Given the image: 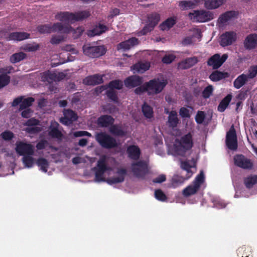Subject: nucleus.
Returning <instances> with one entry per match:
<instances>
[{"instance_id":"24","label":"nucleus","mask_w":257,"mask_h":257,"mask_svg":"<svg viewBox=\"0 0 257 257\" xmlns=\"http://www.w3.org/2000/svg\"><path fill=\"white\" fill-rule=\"evenodd\" d=\"M103 82V78L101 76L98 74L86 77L83 80L84 84L87 85H96L101 84Z\"/></svg>"},{"instance_id":"2","label":"nucleus","mask_w":257,"mask_h":257,"mask_svg":"<svg viewBox=\"0 0 257 257\" xmlns=\"http://www.w3.org/2000/svg\"><path fill=\"white\" fill-rule=\"evenodd\" d=\"M90 16V13L88 11H80L75 13L64 12L58 13L55 18L60 21L73 23L76 21H82Z\"/></svg>"},{"instance_id":"42","label":"nucleus","mask_w":257,"mask_h":257,"mask_svg":"<svg viewBox=\"0 0 257 257\" xmlns=\"http://www.w3.org/2000/svg\"><path fill=\"white\" fill-rule=\"evenodd\" d=\"M147 18L148 22L152 24H155L154 27H155L160 21V16L157 13H153L148 15Z\"/></svg>"},{"instance_id":"62","label":"nucleus","mask_w":257,"mask_h":257,"mask_svg":"<svg viewBox=\"0 0 257 257\" xmlns=\"http://www.w3.org/2000/svg\"><path fill=\"white\" fill-rule=\"evenodd\" d=\"M25 131L29 134H35L40 132L41 128L37 125L29 126L26 128Z\"/></svg>"},{"instance_id":"21","label":"nucleus","mask_w":257,"mask_h":257,"mask_svg":"<svg viewBox=\"0 0 257 257\" xmlns=\"http://www.w3.org/2000/svg\"><path fill=\"white\" fill-rule=\"evenodd\" d=\"M244 47L247 50H251L257 47V34L248 35L244 41Z\"/></svg>"},{"instance_id":"36","label":"nucleus","mask_w":257,"mask_h":257,"mask_svg":"<svg viewBox=\"0 0 257 257\" xmlns=\"http://www.w3.org/2000/svg\"><path fill=\"white\" fill-rule=\"evenodd\" d=\"M142 112L144 116L148 119L152 118L154 116V111L153 108L144 102L142 106Z\"/></svg>"},{"instance_id":"20","label":"nucleus","mask_w":257,"mask_h":257,"mask_svg":"<svg viewBox=\"0 0 257 257\" xmlns=\"http://www.w3.org/2000/svg\"><path fill=\"white\" fill-rule=\"evenodd\" d=\"M168 114L167 124L169 128L172 129L176 127L179 123V119L178 117L177 113L175 110H171L166 112Z\"/></svg>"},{"instance_id":"22","label":"nucleus","mask_w":257,"mask_h":257,"mask_svg":"<svg viewBox=\"0 0 257 257\" xmlns=\"http://www.w3.org/2000/svg\"><path fill=\"white\" fill-rule=\"evenodd\" d=\"M108 30V28L105 25L98 23L92 30H89L87 35L89 37L99 36Z\"/></svg>"},{"instance_id":"13","label":"nucleus","mask_w":257,"mask_h":257,"mask_svg":"<svg viewBox=\"0 0 257 257\" xmlns=\"http://www.w3.org/2000/svg\"><path fill=\"white\" fill-rule=\"evenodd\" d=\"M35 99L32 97L24 98L23 96H19L13 100V106H16L20 104V110H23L32 105Z\"/></svg>"},{"instance_id":"4","label":"nucleus","mask_w":257,"mask_h":257,"mask_svg":"<svg viewBox=\"0 0 257 257\" xmlns=\"http://www.w3.org/2000/svg\"><path fill=\"white\" fill-rule=\"evenodd\" d=\"M131 170L136 177L141 179H144L149 172L148 165L144 160H140L132 163Z\"/></svg>"},{"instance_id":"51","label":"nucleus","mask_w":257,"mask_h":257,"mask_svg":"<svg viewBox=\"0 0 257 257\" xmlns=\"http://www.w3.org/2000/svg\"><path fill=\"white\" fill-rule=\"evenodd\" d=\"M237 138V135L236 131L232 125L229 130L227 132L226 136V140H230L232 139H236Z\"/></svg>"},{"instance_id":"49","label":"nucleus","mask_w":257,"mask_h":257,"mask_svg":"<svg viewBox=\"0 0 257 257\" xmlns=\"http://www.w3.org/2000/svg\"><path fill=\"white\" fill-rule=\"evenodd\" d=\"M226 144L229 150L235 151L238 147L237 139L226 140Z\"/></svg>"},{"instance_id":"30","label":"nucleus","mask_w":257,"mask_h":257,"mask_svg":"<svg viewBox=\"0 0 257 257\" xmlns=\"http://www.w3.org/2000/svg\"><path fill=\"white\" fill-rule=\"evenodd\" d=\"M150 65L149 63L138 62L132 67V69L137 72L143 73L149 69Z\"/></svg>"},{"instance_id":"43","label":"nucleus","mask_w":257,"mask_h":257,"mask_svg":"<svg viewBox=\"0 0 257 257\" xmlns=\"http://www.w3.org/2000/svg\"><path fill=\"white\" fill-rule=\"evenodd\" d=\"M37 165L40 167L41 170L44 172H47L49 167V162L45 158H40L37 161Z\"/></svg>"},{"instance_id":"25","label":"nucleus","mask_w":257,"mask_h":257,"mask_svg":"<svg viewBox=\"0 0 257 257\" xmlns=\"http://www.w3.org/2000/svg\"><path fill=\"white\" fill-rule=\"evenodd\" d=\"M52 32H62L64 33H69L74 28L69 26H64L61 23H54L51 26Z\"/></svg>"},{"instance_id":"46","label":"nucleus","mask_w":257,"mask_h":257,"mask_svg":"<svg viewBox=\"0 0 257 257\" xmlns=\"http://www.w3.org/2000/svg\"><path fill=\"white\" fill-rule=\"evenodd\" d=\"M122 82L119 80L111 81L108 84V87L111 90L113 89H121L122 88Z\"/></svg>"},{"instance_id":"63","label":"nucleus","mask_w":257,"mask_h":257,"mask_svg":"<svg viewBox=\"0 0 257 257\" xmlns=\"http://www.w3.org/2000/svg\"><path fill=\"white\" fill-rule=\"evenodd\" d=\"M64 40V37L60 35H53L50 40L52 44H58Z\"/></svg>"},{"instance_id":"6","label":"nucleus","mask_w":257,"mask_h":257,"mask_svg":"<svg viewBox=\"0 0 257 257\" xmlns=\"http://www.w3.org/2000/svg\"><path fill=\"white\" fill-rule=\"evenodd\" d=\"M96 140L103 148L110 149L117 147L115 139L105 133L100 132L96 135Z\"/></svg>"},{"instance_id":"38","label":"nucleus","mask_w":257,"mask_h":257,"mask_svg":"<svg viewBox=\"0 0 257 257\" xmlns=\"http://www.w3.org/2000/svg\"><path fill=\"white\" fill-rule=\"evenodd\" d=\"M176 24V20L173 18H169L161 24L159 28L161 30H167L172 28Z\"/></svg>"},{"instance_id":"14","label":"nucleus","mask_w":257,"mask_h":257,"mask_svg":"<svg viewBox=\"0 0 257 257\" xmlns=\"http://www.w3.org/2000/svg\"><path fill=\"white\" fill-rule=\"evenodd\" d=\"M236 39V34L233 31L226 32L220 36V45L222 47L231 45Z\"/></svg>"},{"instance_id":"57","label":"nucleus","mask_w":257,"mask_h":257,"mask_svg":"<svg viewBox=\"0 0 257 257\" xmlns=\"http://www.w3.org/2000/svg\"><path fill=\"white\" fill-rule=\"evenodd\" d=\"M106 94L107 96L114 102H118V97L116 92L113 90H108L106 91Z\"/></svg>"},{"instance_id":"48","label":"nucleus","mask_w":257,"mask_h":257,"mask_svg":"<svg viewBox=\"0 0 257 257\" xmlns=\"http://www.w3.org/2000/svg\"><path fill=\"white\" fill-rule=\"evenodd\" d=\"M32 155H25L23 158V162L25 166L28 168H31L34 164V159Z\"/></svg>"},{"instance_id":"52","label":"nucleus","mask_w":257,"mask_h":257,"mask_svg":"<svg viewBox=\"0 0 257 257\" xmlns=\"http://www.w3.org/2000/svg\"><path fill=\"white\" fill-rule=\"evenodd\" d=\"M249 249L245 246L240 247L237 249V255L239 257H248L249 254H248Z\"/></svg>"},{"instance_id":"47","label":"nucleus","mask_w":257,"mask_h":257,"mask_svg":"<svg viewBox=\"0 0 257 257\" xmlns=\"http://www.w3.org/2000/svg\"><path fill=\"white\" fill-rule=\"evenodd\" d=\"M38 31L41 34L50 33L52 32V28L50 24H45L37 27Z\"/></svg>"},{"instance_id":"61","label":"nucleus","mask_w":257,"mask_h":257,"mask_svg":"<svg viewBox=\"0 0 257 257\" xmlns=\"http://www.w3.org/2000/svg\"><path fill=\"white\" fill-rule=\"evenodd\" d=\"M135 92L137 94H141L144 92L148 93V88L146 85V82L143 84H142L138 86L135 90Z\"/></svg>"},{"instance_id":"55","label":"nucleus","mask_w":257,"mask_h":257,"mask_svg":"<svg viewBox=\"0 0 257 257\" xmlns=\"http://www.w3.org/2000/svg\"><path fill=\"white\" fill-rule=\"evenodd\" d=\"M205 118V113L203 111H198L195 116V121L198 124H201Z\"/></svg>"},{"instance_id":"10","label":"nucleus","mask_w":257,"mask_h":257,"mask_svg":"<svg viewBox=\"0 0 257 257\" xmlns=\"http://www.w3.org/2000/svg\"><path fill=\"white\" fill-rule=\"evenodd\" d=\"M235 166L243 169L251 170L253 166L252 162L242 154H237L233 157Z\"/></svg>"},{"instance_id":"18","label":"nucleus","mask_w":257,"mask_h":257,"mask_svg":"<svg viewBox=\"0 0 257 257\" xmlns=\"http://www.w3.org/2000/svg\"><path fill=\"white\" fill-rule=\"evenodd\" d=\"M128 157L133 160L137 161L141 156V150L138 146L130 145L126 149Z\"/></svg>"},{"instance_id":"56","label":"nucleus","mask_w":257,"mask_h":257,"mask_svg":"<svg viewBox=\"0 0 257 257\" xmlns=\"http://www.w3.org/2000/svg\"><path fill=\"white\" fill-rule=\"evenodd\" d=\"M2 139L5 141H11L14 137V134L10 131H5L1 135Z\"/></svg>"},{"instance_id":"7","label":"nucleus","mask_w":257,"mask_h":257,"mask_svg":"<svg viewBox=\"0 0 257 257\" xmlns=\"http://www.w3.org/2000/svg\"><path fill=\"white\" fill-rule=\"evenodd\" d=\"M188 18L193 22L203 23L213 19V14L205 10H194L188 15Z\"/></svg>"},{"instance_id":"39","label":"nucleus","mask_w":257,"mask_h":257,"mask_svg":"<svg viewBox=\"0 0 257 257\" xmlns=\"http://www.w3.org/2000/svg\"><path fill=\"white\" fill-rule=\"evenodd\" d=\"M188 178H184L178 175L173 176L171 180V186L173 188H176L182 185L185 180Z\"/></svg>"},{"instance_id":"29","label":"nucleus","mask_w":257,"mask_h":257,"mask_svg":"<svg viewBox=\"0 0 257 257\" xmlns=\"http://www.w3.org/2000/svg\"><path fill=\"white\" fill-rule=\"evenodd\" d=\"M56 79L57 73L50 71L44 72L42 75V81L43 82L52 83L53 81H56Z\"/></svg>"},{"instance_id":"54","label":"nucleus","mask_w":257,"mask_h":257,"mask_svg":"<svg viewBox=\"0 0 257 257\" xmlns=\"http://www.w3.org/2000/svg\"><path fill=\"white\" fill-rule=\"evenodd\" d=\"M156 198L161 201H165L167 200V196L161 189H157L155 192Z\"/></svg>"},{"instance_id":"37","label":"nucleus","mask_w":257,"mask_h":257,"mask_svg":"<svg viewBox=\"0 0 257 257\" xmlns=\"http://www.w3.org/2000/svg\"><path fill=\"white\" fill-rule=\"evenodd\" d=\"M244 184L247 188L250 189L257 183V175H251L244 178Z\"/></svg>"},{"instance_id":"19","label":"nucleus","mask_w":257,"mask_h":257,"mask_svg":"<svg viewBox=\"0 0 257 257\" xmlns=\"http://www.w3.org/2000/svg\"><path fill=\"white\" fill-rule=\"evenodd\" d=\"M116 173L118 175V176L113 177L108 179L107 182L109 184H113L123 182L125 176L127 174V170L125 168H118Z\"/></svg>"},{"instance_id":"27","label":"nucleus","mask_w":257,"mask_h":257,"mask_svg":"<svg viewBox=\"0 0 257 257\" xmlns=\"http://www.w3.org/2000/svg\"><path fill=\"white\" fill-rule=\"evenodd\" d=\"M30 34L26 32H13L10 34L9 40L23 41L30 37Z\"/></svg>"},{"instance_id":"33","label":"nucleus","mask_w":257,"mask_h":257,"mask_svg":"<svg viewBox=\"0 0 257 257\" xmlns=\"http://www.w3.org/2000/svg\"><path fill=\"white\" fill-rule=\"evenodd\" d=\"M109 132L113 135L118 137H123L126 135V132L121 126L117 124H112L109 127Z\"/></svg>"},{"instance_id":"12","label":"nucleus","mask_w":257,"mask_h":257,"mask_svg":"<svg viewBox=\"0 0 257 257\" xmlns=\"http://www.w3.org/2000/svg\"><path fill=\"white\" fill-rule=\"evenodd\" d=\"M16 151L20 156L33 155L34 147L31 144L22 142L17 143Z\"/></svg>"},{"instance_id":"35","label":"nucleus","mask_w":257,"mask_h":257,"mask_svg":"<svg viewBox=\"0 0 257 257\" xmlns=\"http://www.w3.org/2000/svg\"><path fill=\"white\" fill-rule=\"evenodd\" d=\"M232 95L231 94H227L222 100L220 102L217 109L219 112H222L224 111L227 107L230 102L231 100Z\"/></svg>"},{"instance_id":"15","label":"nucleus","mask_w":257,"mask_h":257,"mask_svg":"<svg viewBox=\"0 0 257 257\" xmlns=\"http://www.w3.org/2000/svg\"><path fill=\"white\" fill-rule=\"evenodd\" d=\"M143 78L137 75H133L127 77L124 81L125 86L128 88H134L143 84Z\"/></svg>"},{"instance_id":"50","label":"nucleus","mask_w":257,"mask_h":257,"mask_svg":"<svg viewBox=\"0 0 257 257\" xmlns=\"http://www.w3.org/2000/svg\"><path fill=\"white\" fill-rule=\"evenodd\" d=\"M246 77L248 79L254 78L257 75V65H253L249 67Z\"/></svg>"},{"instance_id":"16","label":"nucleus","mask_w":257,"mask_h":257,"mask_svg":"<svg viewBox=\"0 0 257 257\" xmlns=\"http://www.w3.org/2000/svg\"><path fill=\"white\" fill-rule=\"evenodd\" d=\"M59 126L60 124L57 121L55 120L52 121L49 127L48 135L52 138L57 139L58 140H62L63 135L59 130Z\"/></svg>"},{"instance_id":"28","label":"nucleus","mask_w":257,"mask_h":257,"mask_svg":"<svg viewBox=\"0 0 257 257\" xmlns=\"http://www.w3.org/2000/svg\"><path fill=\"white\" fill-rule=\"evenodd\" d=\"M198 3V1H183L179 3V6L182 11L192 9L195 8Z\"/></svg>"},{"instance_id":"41","label":"nucleus","mask_w":257,"mask_h":257,"mask_svg":"<svg viewBox=\"0 0 257 257\" xmlns=\"http://www.w3.org/2000/svg\"><path fill=\"white\" fill-rule=\"evenodd\" d=\"M26 57V54L23 52H19L13 54L10 57V61L13 63L19 62Z\"/></svg>"},{"instance_id":"60","label":"nucleus","mask_w":257,"mask_h":257,"mask_svg":"<svg viewBox=\"0 0 257 257\" xmlns=\"http://www.w3.org/2000/svg\"><path fill=\"white\" fill-rule=\"evenodd\" d=\"M40 48L38 44H28L25 46L24 49L27 52H35Z\"/></svg>"},{"instance_id":"9","label":"nucleus","mask_w":257,"mask_h":257,"mask_svg":"<svg viewBox=\"0 0 257 257\" xmlns=\"http://www.w3.org/2000/svg\"><path fill=\"white\" fill-rule=\"evenodd\" d=\"M109 170L110 168L106 164L105 157L100 158L97 161L96 167L93 168L95 172V180L97 182L104 181V174Z\"/></svg>"},{"instance_id":"32","label":"nucleus","mask_w":257,"mask_h":257,"mask_svg":"<svg viewBox=\"0 0 257 257\" xmlns=\"http://www.w3.org/2000/svg\"><path fill=\"white\" fill-rule=\"evenodd\" d=\"M248 80L246 77V75L242 74L239 75L234 81L233 86L236 89L240 88L243 86Z\"/></svg>"},{"instance_id":"17","label":"nucleus","mask_w":257,"mask_h":257,"mask_svg":"<svg viewBox=\"0 0 257 257\" xmlns=\"http://www.w3.org/2000/svg\"><path fill=\"white\" fill-rule=\"evenodd\" d=\"M139 44L138 39L135 37H133L127 40L121 42L117 45V50H122L125 51L130 49L133 46Z\"/></svg>"},{"instance_id":"40","label":"nucleus","mask_w":257,"mask_h":257,"mask_svg":"<svg viewBox=\"0 0 257 257\" xmlns=\"http://www.w3.org/2000/svg\"><path fill=\"white\" fill-rule=\"evenodd\" d=\"M63 119L69 120L70 121H74L77 120V114L72 110L67 109L64 111Z\"/></svg>"},{"instance_id":"31","label":"nucleus","mask_w":257,"mask_h":257,"mask_svg":"<svg viewBox=\"0 0 257 257\" xmlns=\"http://www.w3.org/2000/svg\"><path fill=\"white\" fill-rule=\"evenodd\" d=\"M225 2V0H206L204 5L207 9L212 10L218 8Z\"/></svg>"},{"instance_id":"64","label":"nucleus","mask_w":257,"mask_h":257,"mask_svg":"<svg viewBox=\"0 0 257 257\" xmlns=\"http://www.w3.org/2000/svg\"><path fill=\"white\" fill-rule=\"evenodd\" d=\"M179 114L182 118H189L190 117L189 110L184 107L180 108Z\"/></svg>"},{"instance_id":"3","label":"nucleus","mask_w":257,"mask_h":257,"mask_svg":"<svg viewBox=\"0 0 257 257\" xmlns=\"http://www.w3.org/2000/svg\"><path fill=\"white\" fill-rule=\"evenodd\" d=\"M204 180L205 177L203 171H201L192 184L183 189L182 194L184 196L188 197L196 194L199 190L201 185L204 183Z\"/></svg>"},{"instance_id":"1","label":"nucleus","mask_w":257,"mask_h":257,"mask_svg":"<svg viewBox=\"0 0 257 257\" xmlns=\"http://www.w3.org/2000/svg\"><path fill=\"white\" fill-rule=\"evenodd\" d=\"M193 145L192 136L189 133L181 137L180 139H176L174 144L175 153L181 156H184L186 152L190 150Z\"/></svg>"},{"instance_id":"5","label":"nucleus","mask_w":257,"mask_h":257,"mask_svg":"<svg viewBox=\"0 0 257 257\" xmlns=\"http://www.w3.org/2000/svg\"><path fill=\"white\" fill-rule=\"evenodd\" d=\"M167 80L163 79L160 81L159 79L154 78L146 82L148 88V94L154 95L161 93L167 84Z\"/></svg>"},{"instance_id":"45","label":"nucleus","mask_w":257,"mask_h":257,"mask_svg":"<svg viewBox=\"0 0 257 257\" xmlns=\"http://www.w3.org/2000/svg\"><path fill=\"white\" fill-rule=\"evenodd\" d=\"M214 88L212 85H208L202 92V96L204 99L209 98L213 94Z\"/></svg>"},{"instance_id":"8","label":"nucleus","mask_w":257,"mask_h":257,"mask_svg":"<svg viewBox=\"0 0 257 257\" xmlns=\"http://www.w3.org/2000/svg\"><path fill=\"white\" fill-rule=\"evenodd\" d=\"M83 51L85 55L94 58L104 55L106 52V49L103 45L91 46L90 44H86L83 46Z\"/></svg>"},{"instance_id":"11","label":"nucleus","mask_w":257,"mask_h":257,"mask_svg":"<svg viewBox=\"0 0 257 257\" xmlns=\"http://www.w3.org/2000/svg\"><path fill=\"white\" fill-rule=\"evenodd\" d=\"M228 55L224 54L220 57L219 54H215L209 58L207 61V65L212 67L214 69L219 68L226 60Z\"/></svg>"},{"instance_id":"58","label":"nucleus","mask_w":257,"mask_h":257,"mask_svg":"<svg viewBox=\"0 0 257 257\" xmlns=\"http://www.w3.org/2000/svg\"><path fill=\"white\" fill-rule=\"evenodd\" d=\"M155 24H150L147 22V24L144 26L143 29L141 31V33L143 35H145L149 32L152 31L154 28Z\"/></svg>"},{"instance_id":"59","label":"nucleus","mask_w":257,"mask_h":257,"mask_svg":"<svg viewBox=\"0 0 257 257\" xmlns=\"http://www.w3.org/2000/svg\"><path fill=\"white\" fill-rule=\"evenodd\" d=\"M176 58V56L173 54L165 55L162 58V61L163 63L169 64L171 63Z\"/></svg>"},{"instance_id":"26","label":"nucleus","mask_w":257,"mask_h":257,"mask_svg":"<svg viewBox=\"0 0 257 257\" xmlns=\"http://www.w3.org/2000/svg\"><path fill=\"white\" fill-rule=\"evenodd\" d=\"M235 11H228L220 15L218 19V22L220 24H224L232 18L237 16Z\"/></svg>"},{"instance_id":"23","label":"nucleus","mask_w":257,"mask_h":257,"mask_svg":"<svg viewBox=\"0 0 257 257\" xmlns=\"http://www.w3.org/2000/svg\"><path fill=\"white\" fill-rule=\"evenodd\" d=\"M114 122V118L109 115H102L97 119V124L102 127H107L111 125Z\"/></svg>"},{"instance_id":"34","label":"nucleus","mask_w":257,"mask_h":257,"mask_svg":"<svg viewBox=\"0 0 257 257\" xmlns=\"http://www.w3.org/2000/svg\"><path fill=\"white\" fill-rule=\"evenodd\" d=\"M229 76L227 72H221L218 70L213 72L210 75V79L213 81H218Z\"/></svg>"},{"instance_id":"44","label":"nucleus","mask_w":257,"mask_h":257,"mask_svg":"<svg viewBox=\"0 0 257 257\" xmlns=\"http://www.w3.org/2000/svg\"><path fill=\"white\" fill-rule=\"evenodd\" d=\"M197 61V59L196 57L188 58L182 62V64H184L183 68H189L196 64Z\"/></svg>"},{"instance_id":"53","label":"nucleus","mask_w":257,"mask_h":257,"mask_svg":"<svg viewBox=\"0 0 257 257\" xmlns=\"http://www.w3.org/2000/svg\"><path fill=\"white\" fill-rule=\"evenodd\" d=\"M10 81V76L7 75H0V89L7 85Z\"/></svg>"}]
</instances>
